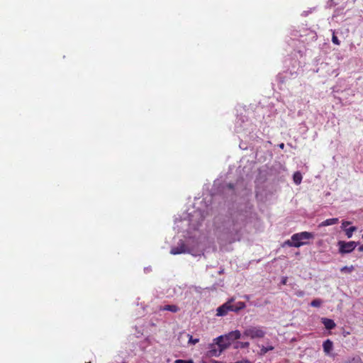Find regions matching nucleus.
I'll return each mask as SVG.
<instances>
[{
    "label": "nucleus",
    "instance_id": "4",
    "mask_svg": "<svg viewBox=\"0 0 363 363\" xmlns=\"http://www.w3.org/2000/svg\"><path fill=\"white\" fill-rule=\"evenodd\" d=\"M313 238V235L306 231L295 233L291 237V240H287L284 242L283 247L287 245L289 247H299L308 243L304 241L305 240H309Z\"/></svg>",
    "mask_w": 363,
    "mask_h": 363
},
{
    "label": "nucleus",
    "instance_id": "35",
    "mask_svg": "<svg viewBox=\"0 0 363 363\" xmlns=\"http://www.w3.org/2000/svg\"><path fill=\"white\" fill-rule=\"evenodd\" d=\"M223 272V269L219 271V274H222Z\"/></svg>",
    "mask_w": 363,
    "mask_h": 363
},
{
    "label": "nucleus",
    "instance_id": "19",
    "mask_svg": "<svg viewBox=\"0 0 363 363\" xmlns=\"http://www.w3.org/2000/svg\"><path fill=\"white\" fill-rule=\"evenodd\" d=\"M249 346H250V342H248L238 341L235 343L234 348L235 349H239V348L243 349V348H247V347H249Z\"/></svg>",
    "mask_w": 363,
    "mask_h": 363
},
{
    "label": "nucleus",
    "instance_id": "17",
    "mask_svg": "<svg viewBox=\"0 0 363 363\" xmlns=\"http://www.w3.org/2000/svg\"><path fill=\"white\" fill-rule=\"evenodd\" d=\"M274 349V347L272 345H269V346H264V345H262L260 347V351L259 352V354L260 356H264L267 352H268L269 351H272Z\"/></svg>",
    "mask_w": 363,
    "mask_h": 363
},
{
    "label": "nucleus",
    "instance_id": "15",
    "mask_svg": "<svg viewBox=\"0 0 363 363\" xmlns=\"http://www.w3.org/2000/svg\"><path fill=\"white\" fill-rule=\"evenodd\" d=\"M215 341L216 343L218 345V347H220L223 351L228 348L229 346L230 345V342L226 339H223L219 342L218 340Z\"/></svg>",
    "mask_w": 363,
    "mask_h": 363
},
{
    "label": "nucleus",
    "instance_id": "20",
    "mask_svg": "<svg viewBox=\"0 0 363 363\" xmlns=\"http://www.w3.org/2000/svg\"><path fill=\"white\" fill-rule=\"evenodd\" d=\"M294 182L296 184H299L302 180V175L299 172H296L293 176Z\"/></svg>",
    "mask_w": 363,
    "mask_h": 363
},
{
    "label": "nucleus",
    "instance_id": "38",
    "mask_svg": "<svg viewBox=\"0 0 363 363\" xmlns=\"http://www.w3.org/2000/svg\"><path fill=\"white\" fill-rule=\"evenodd\" d=\"M122 363H126V362H122Z\"/></svg>",
    "mask_w": 363,
    "mask_h": 363
},
{
    "label": "nucleus",
    "instance_id": "10",
    "mask_svg": "<svg viewBox=\"0 0 363 363\" xmlns=\"http://www.w3.org/2000/svg\"><path fill=\"white\" fill-rule=\"evenodd\" d=\"M351 223L350 221H343L342 223L341 228L342 230H345V235L347 238H350L352 237L353 233L357 230V227L355 226H351L348 228H347V225H349Z\"/></svg>",
    "mask_w": 363,
    "mask_h": 363
},
{
    "label": "nucleus",
    "instance_id": "31",
    "mask_svg": "<svg viewBox=\"0 0 363 363\" xmlns=\"http://www.w3.org/2000/svg\"><path fill=\"white\" fill-rule=\"evenodd\" d=\"M228 187H229V189H233L234 186H233V184H229Z\"/></svg>",
    "mask_w": 363,
    "mask_h": 363
},
{
    "label": "nucleus",
    "instance_id": "21",
    "mask_svg": "<svg viewBox=\"0 0 363 363\" xmlns=\"http://www.w3.org/2000/svg\"><path fill=\"white\" fill-rule=\"evenodd\" d=\"M354 270V267L352 265L347 267L345 266L340 269V272L343 273H351Z\"/></svg>",
    "mask_w": 363,
    "mask_h": 363
},
{
    "label": "nucleus",
    "instance_id": "33",
    "mask_svg": "<svg viewBox=\"0 0 363 363\" xmlns=\"http://www.w3.org/2000/svg\"><path fill=\"white\" fill-rule=\"evenodd\" d=\"M279 147H280L281 148H283V147H284V143H281V144L279 145Z\"/></svg>",
    "mask_w": 363,
    "mask_h": 363
},
{
    "label": "nucleus",
    "instance_id": "36",
    "mask_svg": "<svg viewBox=\"0 0 363 363\" xmlns=\"http://www.w3.org/2000/svg\"><path fill=\"white\" fill-rule=\"evenodd\" d=\"M303 292H300V293L298 294V296H302V295H303Z\"/></svg>",
    "mask_w": 363,
    "mask_h": 363
},
{
    "label": "nucleus",
    "instance_id": "5",
    "mask_svg": "<svg viewBox=\"0 0 363 363\" xmlns=\"http://www.w3.org/2000/svg\"><path fill=\"white\" fill-rule=\"evenodd\" d=\"M267 332L265 328L261 325H250L243 331V337L251 339L263 338Z\"/></svg>",
    "mask_w": 363,
    "mask_h": 363
},
{
    "label": "nucleus",
    "instance_id": "8",
    "mask_svg": "<svg viewBox=\"0 0 363 363\" xmlns=\"http://www.w3.org/2000/svg\"><path fill=\"white\" fill-rule=\"evenodd\" d=\"M208 350L207 351L206 355L209 357H219L223 352L220 347H218V345L216 341H213L212 343L208 345Z\"/></svg>",
    "mask_w": 363,
    "mask_h": 363
},
{
    "label": "nucleus",
    "instance_id": "30",
    "mask_svg": "<svg viewBox=\"0 0 363 363\" xmlns=\"http://www.w3.org/2000/svg\"><path fill=\"white\" fill-rule=\"evenodd\" d=\"M211 363H223V362L213 359V360H211Z\"/></svg>",
    "mask_w": 363,
    "mask_h": 363
},
{
    "label": "nucleus",
    "instance_id": "18",
    "mask_svg": "<svg viewBox=\"0 0 363 363\" xmlns=\"http://www.w3.org/2000/svg\"><path fill=\"white\" fill-rule=\"evenodd\" d=\"M162 310L171 311L172 313H177V311H179V308L176 305H165L163 307Z\"/></svg>",
    "mask_w": 363,
    "mask_h": 363
},
{
    "label": "nucleus",
    "instance_id": "13",
    "mask_svg": "<svg viewBox=\"0 0 363 363\" xmlns=\"http://www.w3.org/2000/svg\"><path fill=\"white\" fill-rule=\"evenodd\" d=\"M343 363H363L361 357L358 354L349 356Z\"/></svg>",
    "mask_w": 363,
    "mask_h": 363
},
{
    "label": "nucleus",
    "instance_id": "23",
    "mask_svg": "<svg viewBox=\"0 0 363 363\" xmlns=\"http://www.w3.org/2000/svg\"><path fill=\"white\" fill-rule=\"evenodd\" d=\"M332 42H333L335 45H339L340 44V41L339 40V39L337 38V37L335 35V33H334V32H333V33Z\"/></svg>",
    "mask_w": 363,
    "mask_h": 363
},
{
    "label": "nucleus",
    "instance_id": "1",
    "mask_svg": "<svg viewBox=\"0 0 363 363\" xmlns=\"http://www.w3.org/2000/svg\"><path fill=\"white\" fill-rule=\"evenodd\" d=\"M252 206L247 204L222 218L217 229L224 239L230 243L240 240L243 230L252 216Z\"/></svg>",
    "mask_w": 363,
    "mask_h": 363
},
{
    "label": "nucleus",
    "instance_id": "27",
    "mask_svg": "<svg viewBox=\"0 0 363 363\" xmlns=\"http://www.w3.org/2000/svg\"><path fill=\"white\" fill-rule=\"evenodd\" d=\"M150 271H151V268H150V267H145V268H144V272H145V273H148V272H150Z\"/></svg>",
    "mask_w": 363,
    "mask_h": 363
},
{
    "label": "nucleus",
    "instance_id": "26",
    "mask_svg": "<svg viewBox=\"0 0 363 363\" xmlns=\"http://www.w3.org/2000/svg\"><path fill=\"white\" fill-rule=\"evenodd\" d=\"M235 363H252V362L249 360L245 359V360L238 361Z\"/></svg>",
    "mask_w": 363,
    "mask_h": 363
},
{
    "label": "nucleus",
    "instance_id": "14",
    "mask_svg": "<svg viewBox=\"0 0 363 363\" xmlns=\"http://www.w3.org/2000/svg\"><path fill=\"white\" fill-rule=\"evenodd\" d=\"M323 351L326 354H329L333 349V342L329 339L325 340L323 343Z\"/></svg>",
    "mask_w": 363,
    "mask_h": 363
},
{
    "label": "nucleus",
    "instance_id": "22",
    "mask_svg": "<svg viewBox=\"0 0 363 363\" xmlns=\"http://www.w3.org/2000/svg\"><path fill=\"white\" fill-rule=\"evenodd\" d=\"M322 300L315 298L311 302V306L313 307H320L322 304Z\"/></svg>",
    "mask_w": 363,
    "mask_h": 363
},
{
    "label": "nucleus",
    "instance_id": "34",
    "mask_svg": "<svg viewBox=\"0 0 363 363\" xmlns=\"http://www.w3.org/2000/svg\"><path fill=\"white\" fill-rule=\"evenodd\" d=\"M245 298H247V299H249L250 297H249L248 295H246V296H245Z\"/></svg>",
    "mask_w": 363,
    "mask_h": 363
},
{
    "label": "nucleus",
    "instance_id": "25",
    "mask_svg": "<svg viewBox=\"0 0 363 363\" xmlns=\"http://www.w3.org/2000/svg\"><path fill=\"white\" fill-rule=\"evenodd\" d=\"M311 12V11H304L303 13H302V16H307Z\"/></svg>",
    "mask_w": 363,
    "mask_h": 363
},
{
    "label": "nucleus",
    "instance_id": "24",
    "mask_svg": "<svg viewBox=\"0 0 363 363\" xmlns=\"http://www.w3.org/2000/svg\"><path fill=\"white\" fill-rule=\"evenodd\" d=\"M199 339H198V338L194 339L192 336H190L189 340V343H191L192 345H195L197 342H199Z\"/></svg>",
    "mask_w": 363,
    "mask_h": 363
},
{
    "label": "nucleus",
    "instance_id": "37",
    "mask_svg": "<svg viewBox=\"0 0 363 363\" xmlns=\"http://www.w3.org/2000/svg\"><path fill=\"white\" fill-rule=\"evenodd\" d=\"M283 284H285L286 283V279L283 280Z\"/></svg>",
    "mask_w": 363,
    "mask_h": 363
},
{
    "label": "nucleus",
    "instance_id": "28",
    "mask_svg": "<svg viewBox=\"0 0 363 363\" xmlns=\"http://www.w3.org/2000/svg\"><path fill=\"white\" fill-rule=\"evenodd\" d=\"M174 363H185V360L183 359H177Z\"/></svg>",
    "mask_w": 363,
    "mask_h": 363
},
{
    "label": "nucleus",
    "instance_id": "2",
    "mask_svg": "<svg viewBox=\"0 0 363 363\" xmlns=\"http://www.w3.org/2000/svg\"><path fill=\"white\" fill-rule=\"evenodd\" d=\"M208 214L207 210L188 209L183 216L175 219L176 228L178 230L186 231L188 234H191L199 228Z\"/></svg>",
    "mask_w": 363,
    "mask_h": 363
},
{
    "label": "nucleus",
    "instance_id": "32",
    "mask_svg": "<svg viewBox=\"0 0 363 363\" xmlns=\"http://www.w3.org/2000/svg\"><path fill=\"white\" fill-rule=\"evenodd\" d=\"M185 363H194V362L192 360H188V361L185 360Z\"/></svg>",
    "mask_w": 363,
    "mask_h": 363
},
{
    "label": "nucleus",
    "instance_id": "11",
    "mask_svg": "<svg viewBox=\"0 0 363 363\" xmlns=\"http://www.w3.org/2000/svg\"><path fill=\"white\" fill-rule=\"evenodd\" d=\"M230 301L231 302V308L233 312H238L242 309H244L246 306L245 303L242 301H238L234 303V298H230Z\"/></svg>",
    "mask_w": 363,
    "mask_h": 363
},
{
    "label": "nucleus",
    "instance_id": "29",
    "mask_svg": "<svg viewBox=\"0 0 363 363\" xmlns=\"http://www.w3.org/2000/svg\"><path fill=\"white\" fill-rule=\"evenodd\" d=\"M358 250H359V252H363V245H361V246H359V247H358Z\"/></svg>",
    "mask_w": 363,
    "mask_h": 363
},
{
    "label": "nucleus",
    "instance_id": "7",
    "mask_svg": "<svg viewBox=\"0 0 363 363\" xmlns=\"http://www.w3.org/2000/svg\"><path fill=\"white\" fill-rule=\"evenodd\" d=\"M241 336V333L238 330H235L228 333V334L217 337L215 338V340H218L219 342L223 339H226L231 345L232 341L240 339Z\"/></svg>",
    "mask_w": 363,
    "mask_h": 363
},
{
    "label": "nucleus",
    "instance_id": "3",
    "mask_svg": "<svg viewBox=\"0 0 363 363\" xmlns=\"http://www.w3.org/2000/svg\"><path fill=\"white\" fill-rule=\"evenodd\" d=\"M191 242H194V240H191V236L189 237V239L186 240H179L176 246L172 247L170 254L174 255L180 254H191L192 255H196L194 254L196 245Z\"/></svg>",
    "mask_w": 363,
    "mask_h": 363
},
{
    "label": "nucleus",
    "instance_id": "12",
    "mask_svg": "<svg viewBox=\"0 0 363 363\" xmlns=\"http://www.w3.org/2000/svg\"><path fill=\"white\" fill-rule=\"evenodd\" d=\"M321 322L327 330H332L335 328L336 326V324L334 322V320L330 318H323L321 319Z\"/></svg>",
    "mask_w": 363,
    "mask_h": 363
},
{
    "label": "nucleus",
    "instance_id": "16",
    "mask_svg": "<svg viewBox=\"0 0 363 363\" xmlns=\"http://www.w3.org/2000/svg\"><path fill=\"white\" fill-rule=\"evenodd\" d=\"M338 220H339L337 218H328V219H326L325 220L323 221L320 223V226H328V225H335L338 223Z\"/></svg>",
    "mask_w": 363,
    "mask_h": 363
},
{
    "label": "nucleus",
    "instance_id": "9",
    "mask_svg": "<svg viewBox=\"0 0 363 363\" xmlns=\"http://www.w3.org/2000/svg\"><path fill=\"white\" fill-rule=\"evenodd\" d=\"M228 311H232L231 302L230 300L217 308L216 315L218 316H224L228 313Z\"/></svg>",
    "mask_w": 363,
    "mask_h": 363
},
{
    "label": "nucleus",
    "instance_id": "6",
    "mask_svg": "<svg viewBox=\"0 0 363 363\" xmlns=\"http://www.w3.org/2000/svg\"><path fill=\"white\" fill-rule=\"evenodd\" d=\"M358 242L354 241L345 242L340 240L337 242L339 247V252L341 255L348 254L352 252L357 246Z\"/></svg>",
    "mask_w": 363,
    "mask_h": 363
}]
</instances>
